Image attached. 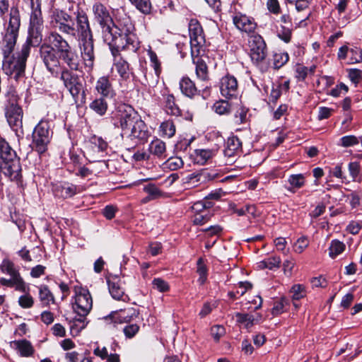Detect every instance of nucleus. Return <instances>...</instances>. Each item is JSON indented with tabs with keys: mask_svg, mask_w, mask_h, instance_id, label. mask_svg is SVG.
Masks as SVG:
<instances>
[{
	"mask_svg": "<svg viewBox=\"0 0 362 362\" xmlns=\"http://www.w3.org/2000/svg\"><path fill=\"white\" fill-rule=\"evenodd\" d=\"M74 15L75 21L65 11H56L52 16V23L62 33L78 38L84 68L87 72H91L95 57L93 37L88 18L81 9H77Z\"/></svg>",
	"mask_w": 362,
	"mask_h": 362,
	"instance_id": "obj_1",
	"label": "nucleus"
},
{
	"mask_svg": "<svg viewBox=\"0 0 362 362\" xmlns=\"http://www.w3.org/2000/svg\"><path fill=\"white\" fill-rule=\"evenodd\" d=\"M20 25L19 10L17 7L13 6L10 10L8 25L3 39L1 49L3 55L2 71L5 74L16 81L24 76L27 59L30 55L25 48H21L17 57H15L13 54Z\"/></svg>",
	"mask_w": 362,
	"mask_h": 362,
	"instance_id": "obj_2",
	"label": "nucleus"
},
{
	"mask_svg": "<svg viewBox=\"0 0 362 362\" xmlns=\"http://www.w3.org/2000/svg\"><path fill=\"white\" fill-rule=\"evenodd\" d=\"M71 45L59 33L49 32L45 38V42L39 49L40 58L47 70L54 76H57L60 69L58 54Z\"/></svg>",
	"mask_w": 362,
	"mask_h": 362,
	"instance_id": "obj_3",
	"label": "nucleus"
},
{
	"mask_svg": "<svg viewBox=\"0 0 362 362\" xmlns=\"http://www.w3.org/2000/svg\"><path fill=\"white\" fill-rule=\"evenodd\" d=\"M110 34L112 38L110 41L104 40L109 46H115L117 48H129L135 51L139 45L136 35L133 33L134 27L129 18H124L115 24L110 25Z\"/></svg>",
	"mask_w": 362,
	"mask_h": 362,
	"instance_id": "obj_4",
	"label": "nucleus"
},
{
	"mask_svg": "<svg viewBox=\"0 0 362 362\" xmlns=\"http://www.w3.org/2000/svg\"><path fill=\"white\" fill-rule=\"evenodd\" d=\"M0 172L11 181L21 177L20 158L8 143L0 136Z\"/></svg>",
	"mask_w": 362,
	"mask_h": 362,
	"instance_id": "obj_5",
	"label": "nucleus"
},
{
	"mask_svg": "<svg viewBox=\"0 0 362 362\" xmlns=\"http://www.w3.org/2000/svg\"><path fill=\"white\" fill-rule=\"evenodd\" d=\"M6 103L4 106V114L6 121L18 135V133L23 134V111L18 104V97L13 90L6 93Z\"/></svg>",
	"mask_w": 362,
	"mask_h": 362,
	"instance_id": "obj_6",
	"label": "nucleus"
},
{
	"mask_svg": "<svg viewBox=\"0 0 362 362\" xmlns=\"http://www.w3.org/2000/svg\"><path fill=\"white\" fill-rule=\"evenodd\" d=\"M52 132L47 120L42 119L35 127L33 132L32 148L39 154L45 153L50 142Z\"/></svg>",
	"mask_w": 362,
	"mask_h": 362,
	"instance_id": "obj_7",
	"label": "nucleus"
},
{
	"mask_svg": "<svg viewBox=\"0 0 362 362\" xmlns=\"http://www.w3.org/2000/svg\"><path fill=\"white\" fill-rule=\"evenodd\" d=\"M95 20L99 23L101 28L103 40L110 41L112 38L110 34V25L112 24V19L107 8L100 3H96L93 6Z\"/></svg>",
	"mask_w": 362,
	"mask_h": 362,
	"instance_id": "obj_8",
	"label": "nucleus"
},
{
	"mask_svg": "<svg viewBox=\"0 0 362 362\" xmlns=\"http://www.w3.org/2000/svg\"><path fill=\"white\" fill-rule=\"evenodd\" d=\"M136 117H139V116L131 107L124 108V110L119 107L113 124L115 127L121 129V136L124 137L129 133L131 124H135Z\"/></svg>",
	"mask_w": 362,
	"mask_h": 362,
	"instance_id": "obj_9",
	"label": "nucleus"
},
{
	"mask_svg": "<svg viewBox=\"0 0 362 362\" xmlns=\"http://www.w3.org/2000/svg\"><path fill=\"white\" fill-rule=\"evenodd\" d=\"M189 33L191 54L194 58L199 54V48L205 42L202 28L197 20L192 19L190 21L189 23Z\"/></svg>",
	"mask_w": 362,
	"mask_h": 362,
	"instance_id": "obj_10",
	"label": "nucleus"
},
{
	"mask_svg": "<svg viewBox=\"0 0 362 362\" xmlns=\"http://www.w3.org/2000/svg\"><path fill=\"white\" fill-rule=\"evenodd\" d=\"M93 300L90 292L85 288L76 291L75 302L73 303L74 311L79 316H86L92 309Z\"/></svg>",
	"mask_w": 362,
	"mask_h": 362,
	"instance_id": "obj_11",
	"label": "nucleus"
},
{
	"mask_svg": "<svg viewBox=\"0 0 362 362\" xmlns=\"http://www.w3.org/2000/svg\"><path fill=\"white\" fill-rule=\"evenodd\" d=\"M250 56L255 64L262 62L267 56L266 44L263 38L258 35H252L249 40Z\"/></svg>",
	"mask_w": 362,
	"mask_h": 362,
	"instance_id": "obj_12",
	"label": "nucleus"
},
{
	"mask_svg": "<svg viewBox=\"0 0 362 362\" xmlns=\"http://www.w3.org/2000/svg\"><path fill=\"white\" fill-rule=\"evenodd\" d=\"M60 79L64 86L69 90L73 97H77L82 88L78 76L68 68L64 67L62 72Z\"/></svg>",
	"mask_w": 362,
	"mask_h": 362,
	"instance_id": "obj_13",
	"label": "nucleus"
},
{
	"mask_svg": "<svg viewBox=\"0 0 362 362\" xmlns=\"http://www.w3.org/2000/svg\"><path fill=\"white\" fill-rule=\"evenodd\" d=\"M220 92L223 97L230 99L238 95V84L237 79L231 75H226L219 83Z\"/></svg>",
	"mask_w": 362,
	"mask_h": 362,
	"instance_id": "obj_14",
	"label": "nucleus"
},
{
	"mask_svg": "<svg viewBox=\"0 0 362 362\" xmlns=\"http://www.w3.org/2000/svg\"><path fill=\"white\" fill-rule=\"evenodd\" d=\"M59 61L60 59L67 66L69 69L78 71L80 67V58L77 52L70 46L58 55Z\"/></svg>",
	"mask_w": 362,
	"mask_h": 362,
	"instance_id": "obj_15",
	"label": "nucleus"
},
{
	"mask_svg": "<svg viewBox=\"0 0 362 362\" xmlns=\"http://www.w3.org/2000/svg\"><path fill=\"white\" fill-rule=\"evenodd\" d=\"M108 288L112 297L116 300H125L127 296L124 294L122 281L117 276L107 279Z\"/></svg>",
	"mask_w": 362,
	"mask_h": 362,
	"instance_id": "obj_16",
	"label": "nucleus"
},
{
	"mask_svg": "<svg viewBox=\"0 0 362 362\" xmlns=\"http://www.w3.org/2000/svg\"><path fill=\"white\" fill-rule=\"evenodd\" d=\"M42 28H28V36L25 42L21 48L28 49V52L30 53L32 47H38L42 45Z\"/></svg>",
	"mask_w": 362,
	"mask_h": 362,
	"instance_id": "obj_17",
	"label": "nucleus"
},
{
	"mask_svg": "<svg viewBox=\"0 0 362 362\" xmlns=\"http://www.w3.org/2000/svg\"><path fill=\"white\" fill-rule=\"evenodd\" d=\"M233 21L238 30L245 33H252L256 28V23L254 21L241 13L236 14L233 17Z\"/></svg>",
	"mask_w": 362,
	"mask_h": 362,
	"instance_id": "obj_18",
	"label": "nucleus"
},
{
	"mask_svg": "<svg viewBox=\"0 0 362 362\" xmlns=\"http://www.w3.org/2000/svg\"><path fill=\"white\" fill-rule=\"evenodd\" d=\"M95 90L103 98H112L115 95L108 76H101L97 80L95 83Z\"/></svg>",
	"mask_w": 362,
	"mask_h": 362,
	"instance_id": "obj_19",
	"label": "nucleus"
},
{
	"mask_svg": "<svg viewBox=\"0 0 362 362\" xmlns=\"http://www.w3.org/2000/svg\"><path fill=\"white\" fill-rule=\"evenodd\" d=\"M217 177V174L210 173L206 170H203L197 173H192L187 176V182L189 185H197L198 184L205 183L206 182L214 180Z\"/></svg>",
	"mask_w": 362,
	"mask_h": 362,
	"instance_id": "obj_20",
	"label": "nucleus"
},
{
	"mask_svg": "<svg viewBox=\"0 0 362 362\" xmlns=\"http://www.w3.org/2000/svg\"><path fill=\"white\" fill-rule=\"evenodd\" d=\"M149 133L148 128L141 117L136 118L134 129L130 135V139H138L140 140H146L148 137Z\"/></svg>",
	"mask_w": 362,
	"mask_h": 362,
	"instance_id": "obj_21",
	"label": "nucleus"
},
{
	"mask_svg": "<svg viewBox=\"0 0 362 362\" xmlns=\"http://www.w3.org/2000/svg\"><path fill=\"white\" fill-rule=\"evenodd\" d=\"M164 110L168 115L179 116L181 113L178 105L175 103V97L171 94L163 95Z\"/></svg>",
	"mask_w": 362,
	"mask_h": 362,
	"instance_id": "obj_22",
	"label": "nucleus"
},
{
	"mask_svg": "<svg viewBox=\"0 0 362 362\" xmlns=\"http://www.w3.org/2000/svg\"><path fill=\"white\" fill-rule=\"evenodd\" d=\"M238 323L243 325L245 328H250L260 320L261 316L252 314L236 313L235 314Z\"/></svg>",
	"mask_w": 362,
	"mask_h": 362,
	"instance_id": "obj_23",
	"label": "nucleus"
},
{
	"mask_svg": "<svg viewBox=\"0 0 362 362\" xmlns=\"http://www.w3.org/2000/svg\"><path fill=\"white\" fill-rule=\"evenodd\" d=\"M115 66L119 76L123 80H128L131 75H134L129 68V63L122 58L115 61Z\"/></svg>",
	"mask_w": 362,
	"mask_h": 362,
	"instance_id": "obj_24",
	"label": "nucleus"
},
{
	"mask_svg": "<svg viewBox=\"0 0 362 362\" xmlns=\"http://www.w3.org/2000/svg\"><path fill=\"white\" fill-rule=\"evenodd\" d=\"M0 284L8 287L15 286L16 289L19 291H26V286L21 276H11V279H9L1 278Z\"/></svg>",
	"mask_w": 362,
	"mask_h": 362,
	"instance_id": "obj_25",
	"label": "nucleus"
},
{
	"mask_svg": "<svg viewBox=\"0 0 362 362\" xmlns=\"http://www.w3.org/2000/svg\"><path fill=\"white\" fill-rule=\"evenodd\" d=\"M149 152L158 157V158H165V151L166 146L165 143L161 141L160 139H156L152 141L148 147Z\"/></svg>",
	"mask_w": 362,
	"mask_h": 362,
	"instance_id": "obj_26",
	"label": "nucleus"
},
{
	"mask_svg": "<svg viewBox=\"0 0 362 362\" xmlns=\"http://www.w3.org/2000/svg\"><path fill=\"white\" fill-rule=\"evenodd\" d=\"M180 88L183 94L192 98L197 93L194 82L188 77H183L180 82Z\"/></svg>",
	"mask_w": 362,
	"mask_h": 362,
	"instance_id": "obj_27",
	"label": "nucleus"
},
{
	"mask_svg": "<svg viewBox=\"0 0 362 362\" xmlns=\"http://www.w3.org/2000/svg\"><path fill=\"white\" fill-rule=\"evenodd\" d=\"M80 192V188L74 185L65 184L57 187L56 195L62 198H69Z\"/></svg>",
	"mask_w": 362,
	"mask_h": 362,
	"instance_id": "obj_28",
	"label": "nucleus"
},
{
	"mask_svg": "<svg viewBox=\"0 0 362 362\" xmlns=\"http://www.w3.org/2000/svg\"><path fill=\"white\" fill-rule=\"evenodd\" d=\"M29 28L42 29L44 28L42 12L39 6L33 8L30 18Z\"/></svg>",
	"mask_w": 362,
	"mask_h": 362,
	"instance_id": "obj_29",
	"label": "nucleus"
},
{
	"mask_svg": "<svg viewBox=\"0 0 362 362\" xmlns=\"http://www.w3.org/2000/svg\"><path fill=\"white\" fill-rule=\"evenodd\" d=\"M39 298L44 306H48L50 303L55 302L53 294L45 285L39 287Z\"/></svg>",
	"mask_w": 362,
	"mask_h": 362,
	"instance_id": "obj_30",
	"label": "nucleus"
},
{
	"mask_svg": "<svg viewBox=\"0 0 362 362\" xmlns=\"http://www.w3.org/2000/svg\"><path fill=\"white\" fill-rule=\"evenodd\" d=\"M144 192L148 194L153 199L167 197V194L161 191L155 184L149 183L144 186Z\"/></svg>",
	"mask_w": 362,
	"mask_h": 362,
	"instance_id": "obj_31",
	"label": "nucleus"
},
{
	"mask_svg": "<svg viewBox=\"0 0 362 362\" xmlns=\"http://www.w3.org/2000/svg\"><path fill=\"white\" fill-rule=\"evenodd\" d=\"M90 108L98 115H104L107 110V103L103 98H96L89 105Z\"/></svg>",
	"mask_w": 362,
	"mask_h": 362,
	"instance_id": "obj_32",
	"label": "nucleus"
},
{
	"mask_svg": "<svg viewBox=\"0 0 362 362\" xmlns=\"http://www.w3.org/2000/svg\"><path fill=\"white\" fill-rule=\"evenodd\" d=\"M16 348L19 351L21 356L23 357L30 356L33 354V348L27 340H21L14 341Z\"/></svg>",
	"mask_w": 362,
	"mask_h": 362,
	"instance_id": "obj_33",
	"label": "nucleus"
},
{
	"mask_svg": "<svg viewBox=\"0 0 362 362\" xmlns=\"http://www.w3.org/2000/svg\"><path fill=\"white\" fill-rule=\"evenodd\" d=\"M281 262V258L279 256L269 257L258 263V267L260 269H273L279 268Z\"/></svg>",
	"mask_w": 362,
	"mask_h": 362,
	"instance_id": "obj_34",
	"label": "nucleus"
},
{
	"mask_svg": "<svg viewBox=\"0 0 362 362\" xmlns=\"http://www.w3.org/2000/svg\"><path fill=\"white\" fill-rule=\"evenodd\" d=\"M216 154L214 149H197L195 150L196 159L198 163L202 164L213 158Z\"/></svg>",
	"mask_w": 362,
	"mask_h": 362,
	"instance_id": "obj_35",
	"label": "nucleus"
},
{
	"mask_svg": "<svg viewBox=\"0 0 362 362\" xmlns=\"http://www.w3.org/2000/svg\"><path fill=\"white\" fill-rule=\"evenodd\" d=\"M0 270L11 276H21L18 271L14 266V264L8 259H4L0 265Z\"/></svg>",
	"mask_w": 362,
	"mask_h": 362,
	"instance_id": "obj_36",
	"label": "nucleus"
},
{
	"mask_svg": "<svg viewBox=\"0 0 362 362\" xmlns=\"http://www.w3.org/2000/svg\"><path fill=\"white\" fill-rule=\"evenodd\" d=\"M194 60V63L196 64V74L197 77L203 81L208 80V71L206 64L201 60L197 59V61Z\"/></svg>",
	"mask_w": 362,
	"mask_h": 362,
	"instance_id": "obj_37",
	"label": "nucleus"
},
{
	"mask_svg": "<svg viewBox=\"0 0 362 362\" xmlns=\"http://www.w3.org/2000/svg\"><path fill=\"white\" fill-rule=\"evenodd\" d=\"M160 129L162 136L168 138L173 137L175 134V126L171 120L163 122L160 126Z\"/></svg>",
	"mask_w": 362,
	"mask_h": 362,
	"instance_id": "obj_38",
	"label": "nucleus"
},
{
	"mask_svg": "<svg viewBox=\"0 0 362 362\" xmlns=\"http://www.w3.org/2000/svg\"><path fill=\"white\" fill-rule=\"evenodd\" d=\"M131 3L142 13L149 14L151 11L150 0H129Z\"/></svg>",
	"mask_w": 362,
	"mask_h": 362,
	"instance_id": "obj_39",
	"label": "nucleus"
},
{
	"mask_svg": "<svg viewBox=\"0 0 362 362\" xmlns=\"http://www.w3.org/2000/svg\"><path fill=\"white\" fill-rule=\"evenodd\" d=\"M345 249V245L339 240H332L329 246V256L334 258L341 254Z\"/></svg>",
	"mask_w": 362,
	"mask_h": 362,
	"instance_id": "obj_40",
	"label": "nucleus"
},
{
	"mask_svg": "<svg viewBox=\"0 0 362 362\" xmlns=\"http://www.w3.org/2000/svg\"><path fill=\"white\" fill-rule=\"evenodd\" d=\"M213 109L218 115H226L230 112V105L228 102L221 100L214 104Z\"/></svg>",
	"mask_w": 362,
	"mask_h": 362,
	"instance_id": "obj_41",
	"label": "nucleus"
},
{
	"mask_svg": "<svg viewBox=\"0 0 362 362\" xmlns=\"http://www.w3.org/2000/svg\"><path fill=\"white\" fill-rule=\"evenodd\" d=\"M289 57L287 53L280 52L274 54V66L279 69L282 67L288 61Z\"/></svg>",
	"mask_w": 362,
	"mask_h": 362,
	"instance_id": "obj_42",
	"label": "nucleus"
},
{
	"mask_svg": "<svg viewBox=\"0 0 362 362\" xmlns=\"http://www.w3.org/2000/svg\"><path fill=\"white\" fill-rule=\"evenodd\" d=\"M288 183L292 187L299 189L305 184V177L302 174L291 175L288 179Z\"/></svg>",
	"mask_w": 362,
	"mask_h": 362,
	"instance_id": "obj_43",
	"label": "nucleus"
},
{
	"mask_svg": "<svg viewBox=\"0 0 362 362\" xmlns=\"http://www.w3.org/2000/svg\"><path fill=\"white\" fill-rule=\"evenodd\" d=\"M212 214L209 211H204L203 213L194 214L193 223L195 225H203L210 220Z\"/></svg>",
	"mask_w": 362,
	"mask_h": 362,
	"instance_id": "obj_44",
	"label": "nucleus"
},
{
	"mask_svg": "<svg viewBox=\"0 0 362 362\" xmlns=\"http://www.w3.org/2000/svg\"><path fill=\"white\" fill-rule=\"evenodd\" d=\"M341 146L345 148L353 146L359 144L360 140L354 135L344 136L340 139Z\"/></svg>",
	"mask_w": 362,
	"mask_h": 362,
	"instance_id": "obj_45",
	"label": "nucleus"
},
{
	"mask_svg": "<svg viewBox=\"0 0 362 362\" xmlns=\"http://www.w3.org/2000/svg\"><path fill=\"white\" fill-rule=\"evenodd\" d=\"M165 164L170 170H176L182 167L184 163L180 157H171L166 160Z\"/></svg>",
	"mask_w": 362,
	"mask_h": 362,
	"instance_id": "obj_46",
	"label": "nucleus"
},
{
	"mask_svg": "<svg viewBox=\"0 0 362 362\" xmlns=\"http://www.w3.org/2000/svg\"><path fill=\"white\" fill-rule=\"evenodd\" d=\"M239 153H238L235 151H233L231 148L226 146V148L223 151L224 157L226 158L225 164L226 165L233 164L235 161L236 158Z\"/></svg>",
	"mask_w": 362,
	"mask_h": 362,
	"instance_id": "obj_47",
	"label": "nucleus"
},
{
	"mask_svg": "<svg viewBox=\"0 0 362 362\" xmlns=\"http://www.w3.org/2000/svg\"><path fill=\"white\" fill-rule=\"evenodd\" d=\"M226 146L233 151L240 153L242 150V142L237 136H230L227 139Z\"/></svg>",
	"mask_w": 362,
	"mask_h": 362,
	"instance_id": "obj_48",
	"label": "nucleus"
},
{
	"mask_svg": "<svg viewBox=\"0 0 362 362\" xmlns=\"http://www.w3.org/2000/svg\"><path fill=\"white\" fill-rule=\"evenodd\" d=\"M18 304L23 308H30L34 304V299L29 293H25L19 297Z\"/></svg>",
	"mask_w": 362,
	"mask_h": 362,
	"instance_id": "obj_49",
	"label": "nucleus"
},
{
	"mask_svg": "<svg viewBox=\"0 0 362 362\" xmlns=\"http://www.w3.org/2000/svg\"><path fill=\"white\" fill-rule=\"evenodd\" d=\"M211 207L210 203L200 201L195 202L192 206V210L194 213V214H197L199 213H203L204 211H209V208Z\"/></svg>",
	"mask_w": 362,
	"mask_h": 362,
	"instance_id": "obj_50",
	"label": "nucleus"
},
{
	"mask_svg": "<svg viewBox=\"0 0 362 362\" xmlns=\"http://www.w3.org/2000/svg\"><path fill=\"white\" fill-rule=\"evenodd\" d=\"M197 266V273L199 275L198 281L200 284H203L206 280L207 271L206 267L202 263V259L198 260Z\"/></svg>",
	"mask_w": 362,
	"mask_h": 362,
	"instance_id": "obj_51",
	"label": "nucleus"
},
{
	"mask_svg": "<svg viewBox=\"0 0 362 362\" xmlns=\"http://www.w3.org/2000/svg\"><path fill=\"white\" fill-rule=\"evenodd\" d=\"M291 292L293 300H298L305 296L304 288L300 284L292 286Z\"/></svg>",
	"mask_w": 362,
	"mask_h": 362,
	"instance_id": "obj_52",
	"label": "nucleus"
},
{
	"mask_svg": "<svg viewBox=\"0 0 362 362\" xmlns=\"http://www.w3.org/2000/svg\"><path fill=\"white\" fill-rule=\"evenodd\" d=\"M148 54L149 56L151 62L152 63V65H153V69L155 70L156 74L157 76H158L160 72V64L159 61L158 59L157 55L151 49L148 51Z\"/></svg>",
	"mask_w": 362,
	"mask_h": 362,
	"instance_id": "obj_53",
	"label": "nucleus"
},
{
	"mask_svg": "<svg viewBox=\"0 0 362 362\" xmlns=\"http://www.w3.org/2000/svg\"><path fill=\"white\" fill-rule=\"evenodd\" d=\"M309 242L305 237L298 238L295 244L294 250L296 252L301 253L308 246Z\"/></svg>",
	"mask_w": 362,
	"mask_h": 362,
	"instance_id": "obj_54",
	"label": "nucleus"
},
{
	"mask_svg": "<svg viewBox=\"0 0 362 362\" xmlns=\"http://www.w3.org/2000/svg\"><path fill=\"white\" fill-rule=\"evenodd\" d=\"M349 77L353 83L357 84L362 80V71L358 69H351L349 71Z\"/></svg>",
	"mask_w": 362,
	"mask_h": 362,
	"instance_id": "obj_55",
	"label": "nucleus"
},
{
	"mask_svg": "<svg viewBox=\"0 0 362 362\" xmlns=\"http://www.w3.org/2000/svg\"><path fill=\"white\" fill-rule=\"evenodd\" d=\"M139 327L136 324H131L126 325L123 332L127 337L132 338L139 332Z\"/></svg>",
	"mask_w": 362,
	"mask_h": 362,
	"instance_id": "obj_56",
	"label": "nucleus"
},
{
	"mask_svg": "<svg viewBox=\"0 0 362 362\" xmlns=\"http://www.w3.org/2000/svg\"><path fill=\"white\" fill-rule=\"evenodd\" d=\"M278 36L283 41L288 43L291 38V30L285 26H281V29L278 31Z\"/></svg>",
	"mask_w": 362,
	"mask_h": 362,
	"instance_id": "obj_57",
	"label": "nucleus"
},
{
	"mask_svg": "<svg viewBox=\"0 0 362 362\" xmlns=\"http://www.w3.org/2000/svg\"><path fill=\"white\" fill-rule=\"evenodd\" d=\"M211 333L213 338L216 341H218L219 339L225 334L226 330L225 328L221 325H215L211 327Z\"/></svg>",
	"mask_w": 362,
	"mask_h": 362,
	"instance_id": "obj_58",
	"label": "nucleus"
},
{
	"mask_svg": "<svg viewBox=\"0 0 362 362\" xmlns=\"http://www.w3.org/2000/svg\"><path fill=\"white\" fill-rule=\"evenodd\" d=\"M153 286L154 288L160 292H165L169 289L167 282L160 278L155 279L153 281Z\"/></svg>",
	"mask_w": 362,
	"mask_h": 362,
	"instance_id": "obj_59",
	"label": "nucleus"
},
{
	"mask_svg": "<svg viewBox=\"0 0 362 362\" xmlns=\"http://www.w3.org/2000/svg\"><path fill=\"white\" fill-rule=\"evenodd\" d=\"M288 305V300L282 298L280 301L275 303L272 308L273 315H279L284 311V307Z\"/></svg>",
	"mask_w": 362,
	"mask_h": 362,
	"instance_id": "obj_60",
	"label": "nucleus"
},
{
	"mask_svg": "<svg viewBox=\"0 0 362 362\" xmlns=\"http://www.w3.org/2000/svg\"><path fill=\"white\" fill-rule=\"evenodd\" d=\"M268 10L274 14H279L281 8L278 0H268L267 2Z\"/></svg>",
	"mask_w": 362,
	"mask_h": 362,
	"instance_id": "obj_61",
	"label": "nucleus"
},
{
	"mask_svg": "<svg viewBox=\"0 0 362 362\" xmlns=\"http://www.w3.org/2000/svg\"><path fill=\"white\" fill-rule=\"evenodd\" d=\"M349 171L353 178L355 180L360 172V164L358 162H351L349 164Z\"/></svg>",
	"mask_w": 362,
	"mask_h": 362,
	"instance_id": "obj_62",
	"label": "nucleus"
},
{
	"mask_svg": "<svg viewBox=\"0 0 362 362\" xmlns=\"http://www.w3.org/2000/svg\"><path fill=\"white\" fill-rule=\"evenodd\" d=\"M46 267L42 265H37L32 268L30 275L33 278H39L42 275L45 274Z\"/></svg>",
	"mask_w": 362,
	"mask_h": 362,
	"instance_id": "obj_63",
	"label": "nucleus"
},
{
	"mask_svg": "<svg viewBox=\"0 0 362 362\" xmlns=\"http://www.w3.org/2000/svg\"><path fill=\"white\" fill-rule=\"evenodd\" d=\"M94 355L100 357L102 360L106 359L108 357V351L106 347L103 346L102 348L98 346L93 351Z\"/></svg>",
	"mask_w": 362,
	"mask_h": 362,
	"instance_id": "obj_64",
	"label": "nucleus"
}]
</instances>
